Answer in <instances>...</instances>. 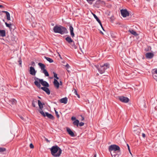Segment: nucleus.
Instances as JSON below:
<instances>
[{"label": "nucleus", "instance_id": "obj_1", "mask_svg": "<svg viewBox=\"0 0 157 157\" xmlns=\"http://www.w3.org/2000/svg\"><path fill=\"white\" fill-rule=\"evenodd\" d=\"M50 149L51 154L54 157H59L62 153V150L56 145L52 146Z\"/></svg>", "mask_w": 157, "mask_h": 157}, {"label": "nucleus", "instance_id": "obj_2", "mask_svg": "<svg viewBox=\"0 0 157 157\" xmlns=\"http://www.w3.org/2000/svg\"><path fill=\"white\" fill-rule=\"evenodd\" d=\"M53 30L54 33H59L61 34H63L68 33L67 29L61 25H56L53 28Z\"/></svg>", "mask_w": 157, "mask_h": 157}, {"label": "nucleus", "instance_id": "obj_3", "mask_svg": "<svg viewBox=\"0 0 157 157\" xmlns=\"http://www.w3.org/2000/svg\"><path fill=\"white\" fill-rule=\"evenodd\" d=\"M34 80L35 84L39 88L41 87L40 83L44 87H49V86L48 83L46 81H44L43 79H40L35 77L34 78Z\"/></svg>", "mask_w": 157, "mask_h": 157}, {"label": "nucleus", "instance_id": "obj_4", "mask_svg": "<svg viewBox=\"0 0 157 157\" xmlns=\"http://www.w3.org/2000/svg\"><path fill=\"white\" fill-rule=\"evenodd\" d=\"M95 67L97 69L98 71L100 74L104 73L105 71L109 67V64L105 63L102 65H95Z\"/></svg>", "mask_w": 157, "mask_h": 157}, {"label": "nucleus", "instance_id": "obj_5", "mask_svg": "<svg viewBox=\"0 0 157 157\" xmlns=\"http://www.w3.org/2000/svg\"><path fill=\"white\" fill-rule=\"evenodd\" d=\"M109 150L110 152L113 151L114 152L115 151L119 152L120 151V147L116 145H111L109 147Z\"/></svg>", "mask_w": 157, "mask_h": 157}, {"label": "nucleus", "instance_id": "obj_6", "mask_svg": "<svg viewBox=\"0 0 157 157\" xmlns=\"http://www.w3.org/2000/svg\"><path fill=\"white\" fill-rule=\"evenodd\" d=\"M39 112L44 117L47 116L49 119L53 120L55 119L54 117L51 114L49 113L48 112H46L45 113L42 110H39Z\"/></svg>", "mask_w": 157, "mask_h": 157}, {"label": "nucleus", "instance_id": "obj_7", "mask_svg": "<svg viewBox=\"0 0 157 157\" xmlns=\"http://www.w3.org/2000/svg\"><path fill=\"white\" fill-rule=\"evenodd\" d=\"M121 12L123 17H126L129 15V13L126 9H122L121 10Z\"/></svg>", "mask_w": 157, "mask_h": 157}, {"label": "nucleus", "instance_id": "obj_8", "mask_svg": "<svg viewBox=\"0 0 157 157\" xmlns=\"http://www.w3.org/2000/svg\"><path fill=\"white\" fill-rule=\"evenodd\" d=\"M118 98L121 101L124 103H127L129 101V99L128 98L123 96H119Z\"/></svg>", "mask_w": 157, "mask_h": 157}, {"label": "nucleus", "instance_id": "obj_9", "mask_svg": "<svg viewBox=\"0 0 157 157\" xmlns=\"http://www.w3.org/2000/svg\"><path fill=\"white\" fill-rule=\"evenodd\" d=\"M36 72V71L35 70L34 67L32 66L30 67L29 73L30 74L33 75H35Z\"/></svg>", "mask_w": 157, "mask_h": 157}, {"label": "nucleus", "instance_id": "obj_10", "mask_svg": "<svg viewBox=\"0 0 157 157\" xmlns=\"http://www.w3.org/2000/svg\"><path fill=\"white\" fill-rule=\"evenodd\" d=\"M48 87H42L40 88L45 91L47 94L49 95L50 94V91Z\"/></svg>", "mask_w": 157, "mask_h": 157}, {"label": "nucleus", "instance_id": "obj_11", "mask_svg": "<svg viewBox=\"0 0 157 157\" xmlns=\"http://www.w3.org/2000/svg\"><path fill=\"white\" fill-rule=\"evenodd\" d=\"M67 131L68 133L72 137H75V135L74 132L69 128H67Z\"/></svg>", "mask_w": 157, "mask_h": 157}, {"label": "nucleus", "instance_id": "obj_12", "mask_svg": "<svg viewBox=\"0 0 157 157\" xmlns=\"http://www.w3.org/2000/svg\"><path fill=\"white\" fill-rule=\"evenodd\" d=\"M53 84L54 86L56 89H58L59 88V83L57 79H54L53 82Z\"/></svg>", "mask_w": 157, "mask_h": 157}, {"label": "nucleus", "instance_id": "obj_13", "mask_svg": "<svg viewBox=\"0 0 157 157\" xmlns=\"http://www.w3.org/2000/svg\"><path fill=\"white\" fill-rule=\"evenodd\" d=\"M154 56V54L151 52L147 53L146 54V57L147 58L151 59Z\"/></svg>", "mask_w": 157, "mask_h": 157}, {"label": "nucleus", "instance_id": "obj_14", "mask_svg": "<svg viewBox=\"0 0 157 157\" xmlns=\"http://www.w3.org/2000/svg\"><path fill=\"white\" fill-rule=\"evenodd\" d=\"M69 29L70 31L71 36L72 37H73L75 36V34L73 32L74 29L71 25H70L69 26Z\"/></svg>", "mask_w": 157, "mask_h": 157}, {"label": "nucleus", "instance_id": "obj_15", "mask_svg": "<svg viewBox=\"0 0 157 157\" xmlns=\"http://www.w3.org/2000/svg\"><path fill=\"white\" fill-rule=\"evenodd\" d=\"M92 14L94 16V18L96 19V21L99 24L101 27H102V25L100 19L95 14L92 13Z\"/></svg>", "mask_w": 157, "mask_h": 157}, {"label": "nucleus", "instance_id": "obj_16", "mask_svg": "<svg viewBox=\"0 0 157 157\" xmlns=\"http://www.w3.org/2000/svg\"><path fill=\"white\" fill-rule=\"evenodd\" d=\"M38 65L40 67L41 70V71L45 69V68L46 67L44 64L40 63H38Z\"/></svg>", "mask_w": 157, "mask_h": 157}, {"label": "nucleus", "instance_id": "obj_17", "mask_svg": "<svg viewBox=\"0 0 157 157\" xmlns=\"http://www.w3.org/2000/svg\"><path fill=\"white\" fill-rule=\"evenodd\" d=\"M65 40L70 44H71V43L73 42V40L69 36L65 38Z\"/></svg>", "mask_w": 157, "mask_h": 157}, {"label": "nucleus", "instance_id": "obj_18", "mask_svg": "<svg viewBox=\"0 0 157 157\" xmlns=\"http://www.w3.org/2000/svg\"><path fill=\"white\" fill-rule=\"evenodd\" d=\"M59 101L61 103H63L65 104H66L67 103V98L66 97H65L61 98L60 100Z\"/></svg>", "mask_w": 157, "mask_h": 157}, {"label": "nucleus", "instance_id": "obj_19", "mask_svg": "<svg viewBox=\"0 0 157 157\" xmlns=\"http://www.w3.org/2000/svg\"><path fill=\"white\" fill-rule=\"evenodd\" d=\"M6 25V27H9L10 29H13V30L15 29V27L14 26H13L14 28H12V26L13 25L12 24L10 23H7V22L5 23Z\"/></svg>", "mask_w": 157, "mask_h": 157}, {"label": "nucleus", "instance_id": "obj_20", "mask_svg": "<svg viewBox=\"0 0 157 157\" xmlns=\"http://www.w3.org/2000/svg\"><path fill=\"white\" fill-rule=\"evenodd\" d=\"M9 103L12 105L16 104L17 101L14 98L11 99L9 101Z\"/></svg>", "mask_w": 157, "mask_h": 157}, {"label": "nucleus", "instance_id": "obj_21", "mask_svg": "<svg viewBox=\"0 0 157 157\" xmlns=\"http://www.w3.org/2000/svg\"><path fill=\"white\" fill-rule=\"evenodd\" d=\"M102 2H103L101 1V0H98L95 2L94 6L96 7L99 8V5Z\"/></svg>", "mask_w": 157, "mask_h": 157}, {"label": "nucleus", "instance_id": "obj_22", "mask_svg": "<svg viewBox=\"0 0 157 157\" xmlns=\"http://www.w3.org/2000/svg\"><path fill=\"white\" fill-rule=\"evenodd\" d=\"M6 36V31L4 30L0 29V36L4 37Z\"/></svg>", "mask_w": 157, "mask_h": 157}, {"label": "nucleus", "instance_id": "obj_23", "mask_svg": "<svg viewBox=\"0 0 157 157\" xmlns=\"http://www.w3.org/2000/svg\"><path fill=\"white\" fill-rule=\"evenodd\" d=\"M38 102L39 107L40 109V110H42V109L43 107V105H44V104H42L40 100H38Z\"/></svg>", "mask_w": 157, "mask_h": 157}, {"label": "nucleus", "instance_id": "obj_24", "mask_svg": "<svg viewBox=\"0 0 157 157\" xmlns=\"http://www.w3.org/2000/svg\"><path fill=\"white\" fill-rule=\"evenodd\" d=\"M128 32L134 36H136L138 35L136 32L133 29H129Z\"/></svg>", "mask_w": 157, "mask_h": 157}, {"label": "nucleus", "instance_id": "obj_25", "mask_svg": "<svg viewBox=\"0 0 157 157\" xmlns=\"http://www.w3.org/2000/svg\"><path fill=\"white\" fill-rule=\"evenodd\" d=\"M152 76L153 78L156 80H157V70H156L154 73L153 74Z\"/></svg>", "mask_w": 157, "mask_h": 157}, {"label": "nucleus", "instance_id": "obj_26", "mask_svg": "<svg viewBox=\"0 0 157 157\" xmlns=\"http://www.w3.org/2000/svg\"><path fill=\"white\" fill-rule=\"evenodd\" d=\"M41 72L44 74L45 76H49V74L47 71V70L45 69L43 71H41Z\"/></svg>", "mask_w": 157, "mask_h": 157}, {"label": "nucleus", "instance_id": "obj_27", "mask_svg": "<svg viewBox=\"0 0 157 157\" xmlns=\"http://www.w3.org/2000/svg\"><path fill=\"white\" fill-rule=\"evenodd\" d=\"M79 123V121L78 120L76 119L75 121L73 122V124L74 125H76L77 127L78 126Z\"/></svg>", "mask_w": 157, "mask_h": 157}, {"label": "nucleus", "instance_id": "obj_28", "mask_svg": "<svg viewBox=\"0 0 157 157\" xmlns=\"http://www.w3.org/2000/svg\"><path fill=\"white\" fill-rule=\"evenodd\" d=\"M50 63H52L53 62V60L49 57L46 56L44 57Z\"/></svg>", "mask_w": 157, "mask_h": 157}, {"label": "nucleus", "instance_id": "obj_29", "mask_svg": "<svg viewBox=\"0 0 157 157\" xmlns=\"http://www.w3.org/2000/svg\"><path fill=\"white\" fill-rule=\"evenodd\" d=\"M36 103L37 101L36 100L35 101L34 100H33L32 101V105L33 107H36Z\"/></svg>", "mask_w": 157, "mask_h": 157}, {"label": "nucleus", "instance_id": "obj_30", "mask_svg": "<svg viewBox=\"0 0 157 157\" xmlns=\"http://www.w3.org/2000/svg\"><path fill=\"white\" fill-rule=\"evenodd\" d=\"M71 45L72 48H74L75 49H76L77 47L75 45V42L74 41H73L72 43H71Z\"/></svg>", "mask_w": 157, "mask_h": 157}, {"label": "nucleus", "instance_id": "obj_31", "mask_svg": "<svg viewBox=\"0 0 157 157\" xmlns=\"http://www.w3.org/2000/svg\"><path fill=\"white\" fill-rule=\"evenodd\" d=\"M6 18L8 20H10V13L8 12L7 13H6Z\"/></svg>", "mask_w": 157, "mask_h": 157}, {"label": "nucleus", "instance_id": "obj_32", "mask_svg": "<svg viewBox=\"0 0 157 157\" xmlns=\"http://www.w3.org/2000/svg\"><path fill=\"white\" fill-rule=\"evenodd\" d=\"M6 150V148L4 147H0V152H2Z\"/></svg>", "mask_w": 157, "mask_h": 157}, {"label": "nucleus", "instance_id": "obj_33", "mask_svg": "<svg viewBox=\"0 0 157 157\" xmlns=\"http://www.w3.org/2000/svg\"><path fill=\"white\" fill-rule=\"evenodd\" d=\"M55 111L56 115L57 117L58 118H59V114H58V112L57 111H56L55 109Z\"/></svg>", "mask_w": 157, "mask_h": 157}, {"label": "nucleus", "instance_id": "obj_34", "mask_svg": "<svg viewBox=\"0 0 157 157\" xmlns=\"http://www.w3.org/2000/svg\"><path fill=\"white\" fill-rule=\"evenodd\" d=\"M54 77L56 78L57 79H58L59 78L57 77V74L55 72H53Z\"/></svg>", "mask_w": 157, "mask_h": 157}, {"label": "nucleus", "instance_id": "obj_35", "mask_svg": "<svg viewBox=\"0 0 157 157\" xmlns=\"http://www.w3.org/2000/svg\"><path fill=\"white\" fill-rule=\"evenodd\" d=\"M90 4H92V2L94 0H86Z\"/></svg>", "mask_w": 157, "mask_h": 157}, {"label": "nucleus", "instance_id": "obj_36", "mask_svg": "<svg viewBox=\"0 0 157 157\" xmlns=\"http://www.w3.org/2000/svg\"><path fill=\"white\" fill-rule=\"evenodd\" d=\"M84 124V123L82 122H80V123H79L78 125H79L80 126H83Z\"/></svg>", "mask_w": 157, "mask_h": 157}, {"label": "nucleus", "instance_id": "obj_37", "mask_svg": "<svg viewBox=\"0 0 157 157\" xmlns=\"http://www.w3.org/2000/svg\"><path fill=\"white\" fill-rule=\"evenodd\" d=\"M18 62L19 63V64L21 65L22 63L21 59V58H19V60L18 61Z\"/></svg>", "mask_w": 157, "mask_h": 157}, {"label": "nucleus", "instance_id": "obj_38", "mask_svg": "<svg viewBox=\"0 0 157 157\" xmlns=\"http://www.w3.org/2000/svg\"><path fill=\"white\" fill-rule=\"evenodd\" d=\"M29 147L31 148H33L34 147V146L32 143L30 144Z\"/></svg>", "mask_w": 157, "mask_h": 157}, {"label": "nucleus", "instance_id": "obj_39", "mask_svg": "<svg viewBox=\"0 0 157 157\" xmlns=\"http://www.w3.org/2000/svg\"><path fill=\"white\" fill-rule=\"evenodd\" d=\"M65 67H67V69H68L70 67L69 65L67 63V64L65 65Z\"/></svg>", "mask_w": 157, "mask_h": 157}, {"label": "nucleus", "instance_id": "obj_40", "mask_svg": "<svg viewBox=\"0 0 157 157\" xmlns=\"http://www.w3.org/2000/svg\"><path fill=\"white\" fill-rule=\"evenodd\" d=\"M71 119L72 121H74V120H76V117H72L71 118Z\"/></svg>", "mask_w": 157, "mask_h": 157}, {"label": "nucleus", "instance_id": "obj_41", "mask_svg": "<svg viewBox=\"0 0 157 157\" xmlns=\"http://www.w3.org/2000/svg\"><path fill=\"white\" fill-rule=\"evenodd\" d=\"M127 147H128V149L129 151L130 152V147H129V146L128 145V144H127Z\"/></svg>", "mask_w": 157, "mask_h": 157}, {"label": "nucleus", "instance_id": "obj_42", "mask_svg": "<svg viewBox=\"0 0 157 157\" xmlns=\"http://www.w3.org/2000/svg\"><path fill=\"white\" fill-rule=\"evenodd\" d=\"M31 64L32 66H34L35 64L34 62V61L32 62Z\"/></svg>", "mask_w": 157, "mask_h": 157}, {"label": "nucleus", "instance_id": "obj_43", "mask_svg": "<svg viewBox=\"0 0 157 157\" xmlns=\"http://www.w3.org/2000/svg\"><path fill=\"white\" fill-rule=\"evenodd\" d=\"M142 136L143 138H145L146 136L145 134L144 133L142 134Z\"/></svg>", "mask_w": 157, "mask_h": 157}, {"label": "nucleus", "instance_id": "obj_44", "mask_svg": "<svg viewBox=\"0 0 157 157\" xmlns=\"http://www.w3.org/2000/svg\"><path fill=\"white\" fill-rule=\"evenodd\" d=\"M19 117H20V118H21V119H22V120H25L24 118L23 117H22L21 116H19Z\"/></svg>", "mask_w": 157, "mask_h": 157}, {"label": "nucleus", "instance_id": "obj_45", "mask_svg": "<svg viewBox=\"0 0 157 157\" xmlns=\"http://www.w3.org/2000/svg\"><path fill=\"white\" fill-rule=\"evenodd\" d=\"M2 13H5L6 14L8 12V11H2Z\"/></svg>", "mask_w": 157, "mask_h": 157}, {"label": "nucleus", "instance_id": "obj_46", "mask_svg": "<svg viewBox=\"0 0 157 157\" xmlns=\"http://www.w3.org/2000/svg\"><path fill=\"white\" fill-rule=\"evenodd\" d=\"M81 116L82 117V119L81 120V121H83L84 119V118L83 117L82 115H81Z\"/></svg>", "mask_w": 157, "mask_h": 157}, {"label": "nucleus", "instance_id": "obj_47", "mask_svg": "<svg viewBox=\"0 0 157 157\" xmlns=\"http://www.w3.org/2000/svg\"><path fill=\"white\" fill-rule=\"evenodd\" d=\"M74 93L75 94V95H78V93H77V91H76V90H75V92H74Z\"/></svg>", "mask_w": 157, "mask_h": 157}, {"label": "nucleus", "instance_id": "obj_48", "mask_svg": "<svg viewBox=\"0 0 157 157\" xmlns=\"http://www.w3.org/2000/svg\"><path fill=\"white\" fill-rule=\"evenodd\" d=\"M113 16H111L110 17V19L111 20H114V19H113Z\"/></svg>", "mask_w": 157, "mask_h": 157}, {"label": "nucleus", "instance_id": "obj_49", "mask_svg": "<svg viewBox=\"0 0 157 157\" xmlns=\"http://www.w3.org/2000/svg\"><path fill=\"white\" fill-rule=\"evenodd\" d=\"M59 83V85H62V82L61 81H60V83Z\"/></svg>", "mask_w": 157, "mask_h": 157}, {"label": "nucleus", "instance_id": "obj_50", "mask_svg": "<svg viewBox=\"0 0 157 157\" xmlns=\"http://www.w3.org/2000/svg\"><path fill=\"white\" fill-rule=\"evenodd\" d=\"M48 142H49L50 141L49 140L47 139H45Z\"/></svg>", "mask_w": 157, "mask_h": 157}, {"label": "nucleus", "instance_id": "obj_51", "mask_svg": "<svg viewBox=\"0 0 157 157\" xmlns=\"http://www.w3.org/2000/svg\"><path fill=\"white\" fill-rule=\"evenodd\" d=\"M111 155L112 156H113L114 157H115L117 155H116L115 154H113V155L112 154H111Z\"/></svg>", "mask_w": 157, "mask_h": 157}, {"label": "nucleus", "instance_id": "obj_52", "mask_svg": "<svg viewBox=\"0 0 157 157\" xmlns=\"http://www.w3.org/2000/svg\"><path fill=\"white\" fill-rule=\"evenodd\" d=\"M3 7V6L2 5H0V8Z\"/></svg>", "mask_w": 157, "mask_h": 157}, {"label": "nucleus", "instance_id": "obj_53", "mask_svg": "<svg viewBox=\"0 0 157 157\" xmlns=\"http://www.w3.org/2000/svg\"><path fill=\"white\" fill-rule=\"evenodd\" d=\"M59 57L61 58V59H62V58H61V57L60 55V54H59Z\"/></svg>", "mask_w": 157, "mask_h": 157}, {"label": "nucleus", "instance_id": "obj_54", "mask_svg": "<svg viewBox=\"0 0 157 157\" xmlns=\"http://www.w3.org/2000/svg\"><path fill=\"white\" fill-rule=\"evenodd\" d=\"M100 33H101L102 34H104L103 33V32L102 31H100Z\"/></svg>", "mask_w": 157, "mask_h": 157}, {"label": "nucleus", "instance_id": "obj_55", "mask_svg": "<svg viewBox=\"0 0 157 157\" xmlns=\"http://www.w3.org/2000/svg\"><path fill=\"white\" fill-rule=\"evenodd\" d=\"M101 27L102 29L103 30H104V31H105V30L103 28V27L102 26V27Z\"/></svg>", "mask_w": 157, "mask_h": 157}, {"label": "nucleus", "instance_id": "obj_56", "mask_svg": "<svg viewBox=\"0 0 157 157\" xmlns=\"http://www.w3.org/2000/svg\"><path fill=\"white\" fill-rule=\"evenodd\" d=\"M77 96V97L78 98H80V96H79V95H78H78H76Z\"/></svg>", "mask_w": 157, "mask_h": 157}, {"label": "nucleus", "instance_id": "obj_57", "mask_svg": "<svg viewBox=\"0 0 157 157\" xmlns=\"http://www.w3.org/2000/svg\"><path fill=\"white\" fill-rule=\"evenodd\" d=\"M93 157H96V154H95L94 155V156Z\"/></svg>", "mask_w": 157, "mask_h": 157}, {"label": "nucleus", "instance_id": "obj_58", "mask_svg": "<svg viewBox=\"0 0 157 157\" xmlns=\"http://www.w3.org/2000/svg\"><path fill=\"white\" fill-rule=\"evenodd\" d=\"M67 71L68 72H70V71L68 70L67 69Z\"/></svg>", "mask_w": 157, "mask_h": 157}, {"label": "nucleus", "instance_id": "obj_59", "mask_svg": "<svg viewBox=\"0 0 157 157\" xmlns=\"http://www.w3.org/2000/svg\"><path fill=\"white\" fill-rule=\"evenodd\" d=\"M14 26L13 25L12 26V28H14V26Z\"/></svg>", "mask_w": 157, "mask_h": 157}, {"label": "nucleus", "instance_id": "obj_60", "mask_svg": "<svg viewBox=\"0 0 157 157\" xmlns=\"http://www.w3.org/2000/svg\"><path fill=\"white\" fill-rule=\"evenodd\" d=\"M51 25L52 26H53L54 25V24L53 23H52Z\"/></svg>", "mask_w": 157, "mask_h": 157}, {"label": "nucleus", "instance_id": "obj_61", "mask_svg": "<svg viewBox=\"0 0 157 157\" xmlns=\"http://www.w3.org/2000/svg\"><path fill=\"white\" fill-rule=\"evenodd\" d=\"M38 97V98H39V99H41L40 97Z\"/></svg>", "mask_w": 157, "mask_h": 157}, {"label": "nucleus", "instance_id": "obj_62", "mask_svg": "<svg viewBox=\"0 0 157 157\" xmlns=\"http://www.w3.org/2000/svg\"><path fill=\"white\" fill-rule=\"evenodd\" d=\"M146 0L147 1H150V0Z\"/></svg>", "mask_w": 157, "mask_h": 157}]
</instances>
